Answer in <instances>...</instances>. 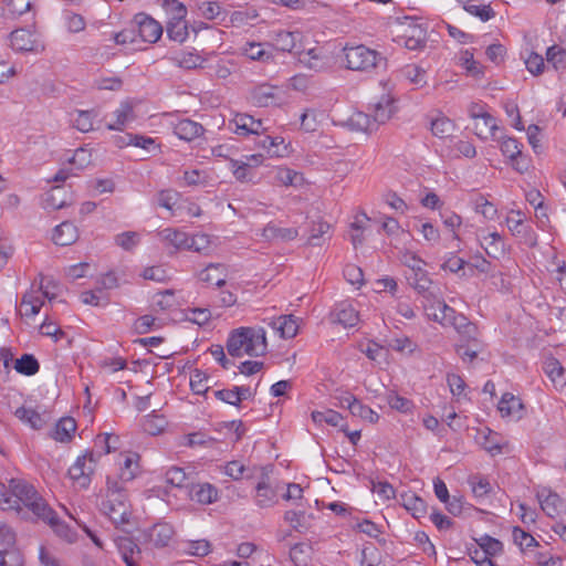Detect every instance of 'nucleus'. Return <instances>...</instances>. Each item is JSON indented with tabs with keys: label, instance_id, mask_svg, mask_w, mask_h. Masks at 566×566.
Here are the masks:
<instances>
[{
	"label": "nucleus",
	"instance_id": "1",
	"mask_svg": "<svg viewBox=\"0 0 566 566\" xmlns=\"http://www.w3.org/2000/svg\"><path fill=\"white\" fill-rule=\"evenodd\" d=\"M10 510L25 516L29 512L44 522L53 523L55 520L54 511L42 499L32 484L22 479H11L8 485V496Z\"/></svg>",
	"mask_w": 566,
	"mask_h": 566
},
{
	"label": "nucleus",
	"instance_id": "2",
	"mask_svg": "<svg viewBox=\"0 0 566 566\" xmlns=\"http://www.w3.org/2000/svg\"><path fill=\"white\" fill-rule=\"evenodd\" d=\"M227 350L233 357L263 356L268 352L264 328L240 327L234 329L228 337Z\"/></svg>",
	"mask_w": 566,
	"mask_h": 566
},
{
	"label": "nucleus",
	"instance_id": "3",
	"mask_svg": "<svg viewBox=\"0 0 566 566\" xmlns=\"http://www.w3.org/2000/svg\"><path fill=\"white\" fill-rule=\"evenodd\" d=\"M106 485V496L101 504L102 512L117 527L127 524L130 517V505L124 485L111 476L107 478Z\"/></svg>",
	"mask_w": 566,
	"mask_h": 566
},
{
	"label": "nucleus",
	"instance_id": "4",
	"mask_svg": "<svg viewBox=\"0 0 566 566\" xmlns=\"http://www.w3.org/2000/svg\"><path fill=\"white\" fill-rule=\"evenodd\" d=\"M346 66L353 71L368 72L386 64V59L363 44L344 49Z\"/></svg>",
	"mask_w": 566,
	"mask_h": 566
},
{
	"label": "nucleus",
	"instance_id": "5",
	"mask_svg": "<svg viewBox=\"0 0 566 566\" xmlns=\"http://www.w3.org/2000/svg\"><path fill=\"white\" fill-rule=\"evenodd\" d=\"M96 461L97 459L92 451H87L76 459L67 472L70 479L76 486L81 489H87L90 486Z\"/></svg>",
	"mask_w": 566,
	"mask_h": 566
},
{
	"label": "nucleus",
	"instance_id": "6",
	"mask_svg": "<svg viewBox=\"0 0 566 566\" xmlns=\"http://www.w3.org/2000/svg\"><path fill=\"white\" fill-rule=\"evenodd\" d=\"M9 39L10 46L15 52H32L38 54L44 51V44L39 34L29 29H15L10 33Z\"/></svg>",
	"mask_w": 566,
	"mask_h": 566
},
{
	"label": "nucleus",
	"instance_id": "7",
	"mask_svg": "<svg viewBox=\"0 0 566 566\" xmlns=\"http://www.w3.org/2000/svg\"><path fill=\"white\" fill-rule=\"evenodd\" d=\"M439 293L436 294V300H426L423 304L427 316L442 325H451L452 321L455 319L457 312L440 300Z\"/></svg>",
	"mask_w": 566,
	"mask_h": 566
},
{
	"label": "nucleus",
	"instance_id": "8",
	"mask_svg": "<svg viewBox=\"0 0 566 566\" xmlns=\"http://www.w3.org/2000/svg\"><path fill=\"white\" fill-rule=\"evenodd\" d=\"M260 480L255 485V505L265 509L271 507L277 502V492L270 483V476L265 468L260 470Z\"/></svg>",
	"mask_w": 566,
	"mask_h": 566
},
{
	"label": "nucleus",
	"instance_id": "9",
	"mask_svg": "<svg viewBox=\"0 0 566 566\" xmlns=\"http://www.w3.org/2000/svg\"><path fill=\"white\" fill-rule=\"evenodd\" d=\"M406 279L409 285L422 295L424 300H436V294L439 293V289L429 277V274L424 269L415 273L406 274Z\"/></svg>",
	"mask_w": 566,
	"mask_h": 566
},
{
	"label": "nucleus",
	"instance_id": "10",
	"mask_svg": "<svg viewBox=\"0 0 566 566\" xmlns=\"http://www.w3.org/2000/svg\"><path fill=\"white\" fill-rule=\"evenodd\" d=\"M135 21L138 25V34L144 42L155 43L160 39L163 28L156 20L145 13H138Z\"/></svg>",
	"mask_w": 566,
	"mask_h": 566
},
{
	"label": "nucleus",
	"instance_id": "11",
	"mask_svg": "<svg viewBox=\"0 0 566 566\" xmlns=\"http://www.w3.org/2000/svg\"><path fill=\"white\" fill-rule=\"evenodd\" d=\"M474 108L475 106L470 108V115L476 120L474 124L476 136L482 139L494 138L495 132L499 129L496 119L489 113H475Z\"/></svg>",
	"mask_w": 566,
	"mask_h": 566
},
{
	"label": "nucleus",
	"instance_id": "12",
	"mask_svg": "<svg viewBox=\"0 0 566 566\" xmlns=\"http://www.w3.org/2000/svg\"><path fill=\"white\" fill-rule=\"evenodd\" d=\"M189 497L199 504L208 505L219 500V490L211 483H191Z\"/></svg>",
	"mask_w": 566,
	"mask_h": 566
},
{
	"label": "nucleus",
	"instance_id": "13",
	"mask_svg": "<svg viewBox=\"0 0 566 566\" xmlns=\"http://www.w3.org/2000/svg\"><path fill=\"white\" fill-rule=\"evenodd\" d=\"M298 61L314 72H322L328 67V57L319 48L298 52Z\"/></svg>",
	"mask_w": 566,
	"mask_h": 566
},
{
	"label": "nucleus",
	"instance_id": "14",
	"mask_svg": "<svg viewBox=\"0 0 566 566\" xmlns=\"http://www.w3.org/2000/svg\"><path fill=\"white\" fill-rule=\"evenodd\" d=\"M250 99L258 107H268L279 103L277 87L262 84L251 90Z\"/></svg>",
	"mask_w": 566,
	"mask_h": 566
},
{
	"label": "nucleus",
	"instance_id": "15",
	"mask_svg": "<svg viewBox=\"0 0 566 566\" xmlns=\"http://www.w3.org/2000/svg\"><path fill=\"white\" fill-rule=\"evenodd\" d=\"M113 116L115 117V120L108 123L106 128L109 130H123L128 123L136 118L133 102L129 99L123 101L114 111Z\"/></svg>",
	"mask_w": 566,
	"mask_h": 566
},
{
	"label": "nucleus",
	"instance_id": "16",
	"mask_svg": "<svg viewBox=\"0 0 566 566\" xmlns=\"http://www.w3.org/2000/svg\"><path fill=\"white\" fill-rule=\"evenodd\" d=\"M205 133V128L200 123L191 120L189 118H184L178 120L174 125V134L182 140L192 142L196 138L202 136Z\"/></svg>",
	"mask_w": 566,
	"mask_h": 566
},
{
	"label": "nucleus",
	"instance_id": "17",
	"mask_svg": "<svg viewBox=\"0 0 566 566\" xmlns=\"http://www.w3.org/2000/svg\"><path fill=\"white\" fill-rule=\"evenodd\" d=\"M451 326L458 331L467 344H481L479 339L480 333L476 325L469 322L463 315L457 314L455 319L451 323Z\"/></svg>",
	"mask_w": 566,
	"mask_h": 566
},
{
	"label": "nucleus",
	"instance_id": "18",
	"mask_svg": "<svg viewBox=\"0 0 566 566\" xmlns=\"http://www.w3.org/2000/svg\"><path fill=\"white\" fill-rule=\"evenodd\" d=\"M269 325L282 338H293L296 336L298 331V324L293 315H281L279 317L272 318Z\"/></svg>",
	"mask_w": 566,
	"mask_h": 566
},
{
	"label": "nucleus",
	"instance_id": "19",
	"mask_svg": "<svg viewBox=\"0 0 566 566\" xmlns=\"http://www.w3.org/2000/svg\"><path fill=\"white\" fill-rule=\"evenodd\" d=\"M298 235L295 228H281L275 223H268L262 230V238L266 241H292Z\"/></svg>",
	"mask_w": 566,
	"mask_h": 566
},
{
	"label": "nucleus",
	"instance_id": "20",
	"mask_svg": "<svg viewBox=\"0 0 566 566\" xmlns=\"http://www.w3.org/2000/svg\"><path fill=\"white\" fill-rule=\"evenodd\" d=\"M157 237L164 244L170 245L175 250H186L189 239V235L186 232L174 228L160 230L157 233Z\"/></svg>",
	"mask_w": 566,
	"mask_h": 566
},
{
	"label": "nucleus",
	"instance_id": "21",
	"mask_svg": "<svg viewBox=\"0 0 566 566\" xmlns=\"http://www.w3.org/2000/svg\"><path fill=\"white\" fill-rule=\"evenodd\" d=\"M334 322L339 323L344 327H353L358 322V312L347 302H342L336 305L333 312Z\"/></svg>",
	"mask_w": 566,
	"mask_h": 566
},
{
	"label": "nucleus",
	"instance_id": "22",
	"mask_svg": "<svg viewBox=\"0 0 566 566\" xmlns=\"http://www.w3.org/2000/svg\"><path fill=\"white\" fill-rule=\"evenodd\" d=\"M481 245L486 254L493 259L504 256L506 252L505 243L499 232H491L482 237Z\"/></svg>",
	"mask_w": 566,
	"mask_h": 566
},
{
	"label": "nucleus",
	"instance_id": "23",
	"mask_svg": "<svg viewBox=\"0 0 566 566\" xmlns=\"http://www.w3.org/2000/svg\"><path fill=\"white\" fill-rule=\"evenodd\" d=\"M505 223L515 237H528L532 232L531 226L525 223V216L520 210H511L505 219Z\"/></svg>",
	"mask_w": 566,
	"mask_h": 566
},
{
	"label": "nucleus",
	"instance_id": "24",
	"mask_svg": "<svg viewBox=\"0 0 566 566\" xmlns=\"http://www.w3.org/2000/svg\"><path fill=\"white\" fill-rule=\"evenodd\" d=\"M537 497L542 510L549 517H556L565 510L564 502L557 493L548 492V494L544 495V492H542L537 494Z\"/></svg>",
	"mask_w": 566,
	"mask_h": 566
},
{
	"label": "nucleus",
	"instance_id": "25",
	"mask_svg": "<svg viewBox=\"0 0 566 566\" xmlns=\"http://www.w3.org/2000/svg\"><path fill=\"white\" fill-rule=\"evenodd\" d=\"M395 113L394 98L388 95L381 96V98L373 107V119L378 127L380 124H385L391 118Z\"/></svg>",
	"mask_w": 566,
	"mask_h": 566
},
{
	"label": "nucleus",
	"instance_id": "26",
	"mask_svg": "<svg viewBox=\"0 0 566 566\" xmlns=\"http://www.w3.org/2000/svg\"><path fill=\"white\" fill-rule=\"evenodd\" d=\"M78 238L77 228L69 221L56 226L53 232V241L61 247L71 245Z\"/></svg>",
	"mask_w": 566,
	"mask_h": 566
},
{
	"label": "nucleus",
	"instance_id": "27",
	"mask_svg": "<svg viewBox=\"0 0 566 566\" xmlns=\"http://www.w3.org/2000/svg\"><path fill=\"white\" fill-rule=\"evenodd\" d=\"M350 130L355 132H373L377 129V126L371 115L364 112H354L347 120L344 123Z\"/></svg>",
	"mask_w": 566,
	"mask_h": 566
},
{
	"label": "nucleus",
	"instance_id": "28",
	"mask_svg": "<svg viewBox=\"0 0 566 566\" xmlns=\"http://www.w3.org/2000/svg\"><path fill=\"white\" fill-rule=\"evenodd\" d=\"M399 76L410 84H412L416 88L423 87L427 84V72L424 69L416 65L408 64L399 70Z\"/></svg>",
	"mask_w": 566,
	"mask_h": 566
},
{
	"label": "nucleus",
	"instance_id": "29",
	"mask_svg": "<svg viewBox=\"0 0 566 566\" xmlns=\"http://www.w3.org/2000/svg\"><path fill=\"white\" fill-rule=\"evenodd\" d=\"M523 405L520 398L512 394H504L499 402V411L502 417L520 419L522 417Z\"/></svg>",
	"mask_w": 566,
	"mask_h": 566
},
{
	"label": "nucleus",
	"instance_id": "30",
	"mask_svg": "<svg viewBox=\"0 0 566 566\" xmlns=\"http://www.w3.org/2000/svg\"><path fill=\"white\" fill-rule=\"evenodd\" d=\"M199 279L220 287L226 284V268L220 263H211L199 273Z\"/></svg>",
	"mask_w": 566,
	"mask_h": 566
},
{
	"label": "nucleus",
	"instance_id": "31",
	"mask_svg": "<svg viewBox=\"0 0 566 566\" xmlns=\"http://www.w3.org/2000/svg\"><path fill=\"white\" fill-rule=\"evenodd\" d=\"M348 400V410L355 417H359L364 420H367L371 423L378 421L379 416L376 411H374L370 407L363 405L357 398L353 395H347Z\"/></svg>",
	"mask_w": 566,
	"mask_h": 566
},
{
	"label": "nucleus",
	"instance_id": "32",
	"mask_svg": "<svg viewBox=\"0 0 566 566\" xmlns=\"http://www.w3.org/2000/svg\"><path fill=\"white\" fill-rule=\"evenodd\" d=\"M403 40L405 46L408 50H419L426 44L427 31L419 24L409 27L403 35Z\"/></svg>",
	"mask_w": 566,
	"mask_h": 566
},
{
	"label": "nucleus",
	"instance_id": "33",
	"mask_svg": "<svg viewBox=\"0 0 566 566\" xmlns=\"http://www.w3.org/2000/svg\"><path fill=\"white\" fill-rule=\"evenodd\" d=\"M403 507L416 518H421L427 514V503L415 493L401 494Z\"/></svg>",
	"mask_w": 566,
	"mask_h": 566
},
{
	"label": "nucleus",
	"instance_id": "34",
	"mask_svg": "<svg viewBox=\"0 0 566 566\" xmlns=\"http://www.w3.org/2000/svg\"><path fill=\"white\" fill-rule=\"evenodd\" d=\"M115 544L126 565L135 562L134 554L139 555L142 553L139 546L132 537L119 536L115 539Z\"/></svg>",
	"mask_w": 566,
	"mask_h": 566
},
{
	"label": "nucleus",
	"instance_id": "35",
	"mask_svg": "<svg viewBox=\"0 0 566 566\" xmlns=\"http://www.w3.org/2000/svg\"><path fill=\"white\" fill-rule=\"evenodd\" d=\"M174 530L168 524H156L149 532V539L156 547H165L172 538Z\"/></svg>",
	"mask_w": 566,
	"mask_h": 566
},
{
	"label": "nucleus",
	"instance_id": "36",
	"mask_svg": "<svg viewBox=\"0 0 566 566\" xmlns=\"http://www.w3.org/2000/svg\"><path fill=\"white\" fill-rule=\"evenodd\" d=\"M76 430V422L71 417L60 419L55 424L53 438L60 442H69Z\"/></svg>",
	"mask_w": 566,
	"mask_h": 566
},
{
	"label": "nucleus",
	"instance_id": "37",
	"mask_svg": "<svg viewBox=\"0 0 566 566\" xmlns=\"http://www.w3.org/2000/svg\"><path fill=\"white\" fill-rule=\"evenodd\" d=\"M15 417L29 424L32 429L40 430L45 426L44 418L31 408L20 407L14 412Z\"/></svg>",
	"mask_w": 566,
	"mask_h": 566
},
{
	"label": "nucleus",
	"instance_id": "38",
	"mask_svg": "<svg viewBox=\"0 0 566 566\" xmlns=\"http://www.w3.org/2000/svg\"><path fill=\"white\" fill-rule=\"evenodd\" d=\"M255 468L245 467L240 461H230L224 465V473L233 480H241L243 478L252 479L256 476Z\"/></svg>",
	"mask_w": 566,
	"mask_h": 566
},
{
	"label": "nucleus",
	"instance_id": "39",
	"mask_svg": "<svg viewBox=\"0 0 566 566\" xmlns=\"http://www.w3.org/2000/svg\"><path fill=\"white\" fill-rule=\"evenodd\" d=\"M167 34L170 40L182 43L188 38V27L185 18L170 19L167 23Z\"/></svg>",
	"mask_w": 566,
	"mask_h": 566
},
{
	"label": "nucleus",
	"instance_id": "40",
	"mask_svg": "<svg viewBox=\"0 0 566 566\" xmlns=\"http://www.w3.org/2000/svg\"><path fill=\"white\" fill-rule=\"evenodd\" d=\"M298 38V32L280 31L274 36V43L283 52H292L296 49Z\"/></svg>",
	"mask_w": 566,
	"mask_h": 566
},
{
	"label": "nucleus",
	"instance_id": "41",
	"mask_svg": "<svg viewBox=\"0 0 566 566\" xmlns=\"http://www.w3.org/2000/svg\"><path fill=\"white\" fill-rule=\"evenodd\" d=\"M290 558L295 566H307L312 558V547L304 543L295 544L290 551Z\"/></svg>",
	"mask_w": 566,
	"mask_h": 566
},
{
	"label": "nucleus",
	"instance_id": "42",
	"mask_svg": "<svg viewBox=\"0 0 566 566\" xmlns=\"http://www.w3.org/2000/svg\"><path fill=\"white\" fill-rule=\"evenodd\" d=\"M137 458L138 455L135 453L126 455L124 463L120 467L118 479H116L123 485L125 482H129L136 476L138 469Z\"/></svg>",
	"mask_w": 566,
	"mask_h": 566
},
{
	"label": "nucleus",
	"instance_id": "43",
	"mask_svg": "<svg viewBox=\"0 0 566 566\" xmlns=\"http://www.w3.org/2000/svg\"><path fill=\"white\" fill-rule=\"evenodd\" d=\"M471 203L476 213H481L488 220H494L497 216L496 207L482 195H476Z\"/></svg>",
	"mask_w": 566,
	"mask_h": 566
},
{
	"label": "nucleus",
	"instance_id": "44",
	"mask_svg": "<svg viewBox=\"0 0 566 566\" xmlns=\"http://www.w3.org/2000/svg\"><path fill=\"white\" fill-rule=\"evenodd\" d=\"M14 368L19 374L32 376L39 371L40 365L33 355L23 354L15 360Z\"/></svg>",
	"mask_w": 566,
	"mask_h": 566
},
{
	"label": "nucleus",
	"instance_id": "45",
	"mask_svg": "<svg viewBox=\"0 0 566 566\" xmlns=\"http://www.w3.org/2000/svg\"><path fill=\"white\" fill-rule=\"evenodd\" d=\"M3 14L10 18H17L31 10V0H3Z\"/></svg>",
	"mask_w": 566,
	"mask_h": 566
},
{
	"label": "nucleus",
	"instance_id": "46",
	"mask_svg": "<svg viewBox=\"0 0 566 566\" xmlns=\"http://www.w3.org/2000/svg\"><path fill=\"white\" fill-rule=\"evenodd\" d=\"M431 132L439 138H447L453 134L454 124L448 117L441 116L431 122Z\"/></svg>",
	"mask_w": 566,
	"mask_h": 566
},
{
	"label": "nucleus",
	"instance_id": "47",
	"mask_svg": "<svg viewBox=\"0 0 566 566\" xmlns=\"http://www.w3.org/2000/svg\"><path fill=\"white\" fill-rule=\"evenodd\" d=\"M546 60L556 71L564 70L566 67V50L558 45H552L546 51Z\"/></svg>",
	"mask_w": 566,
	"mask_h": 566
},
{
	"label": "nucleus",
	"instance_id": "48",
	"mask_svg": "<svg viewBox=\"0 0 566 566\" xmlns=\"http://www.w3.org/2000/svg\"><path fill=\"white\" fill-rule=\"evenodd\" d=\"M174 61L184 69H196L201 67L205 59L193 52H184L174 57Z\"/></svg>",
	"mask_w": 566,
	"mask_h": 566
},
{
	"label": "nucleus",
	"instance_id": "49",
	"mask_svg": "<svg viewBox=\"0 0 566 566\" xmlns=\"http://www.w3.org/2000/svg\"><path fill=\"white\" fill-rule=\"evenodd\" d=\"M180 195L178 191L172 189L160 190L156 196V202L159 207L165 208L169 211L174 210V207L179 201Z\"/></svg>",
	"mask_w": 566,
	"mask_h": 566
},
{
	"label": "nucleus",
	"instance_id": "50",
	"mask_svg": "<svg viewBox=\"0 0 566 566\" xmlns=\"http://www.w3.org/2000/svg\"><path fill=\"white\" fill-rule=\"evenodd\" d=\"M545 373L547 376L552 379V381L556 385H564V368L562 367L560 363L555 359L551 358L545 363Z\"/></svg>",
	"mask_w": 566,
	"mask_h": 566
},
{
	"label": "nucleus",
	"instance_id": "51",
	"mask_svg": "<svg viewBox=\"0 0 566 566\" xmlns=\"http://www.w3.org/2000/svg\"><path fill=\"white\" fill-rule=\"evenodd\" d=\"M208 381L209 376L206 373L196 369L190 377V387L195 394L202 395L209 389Z\"/></svg>",
	"mask_w": 566,
	"mask_h": 566
},
{
	"label": "nucleus",
	"instance_id": "52",
	"mask_svg": "<svg viewBox=\"0 0 566 566\" xmlns=\"http://www.w3.org/2000/svg\"><path fill=\"white\" fill-rule=\"evenodd\" d=\"M43 301H41L33 293H27L23 295L21 301V307L24 308L25 316H34L36 315L41 307L43 306Z\"/></svg>",
	"mask_w": 566,
	"mask_h": 566
},
{
	"label": "nucleus",
	"instance_id": "53",
	"mask_svg": "<svg viewBox=\"0 0 566 566\" xmlns=\"http://www.w3.org/2000/svg\"><path fill=\"white\" fill-rule=\"evenodd\" d=\"M234 133L238 135H249L253 130L254 118L248 114H238L232 120Z\"/></svg>",
	"mask_w": 566,
	"mask_h": 566
},
{
	"label": "nucleus",
	"instance_id": "54",
	"mask_svg": "<svg viewBox=\"0 0 566 566\" xmlns=\"http://www.w3.org/2000/svg\"><path fill=\"white\" fill-rule=\"evenodd\" d=\"M188 475L182 468L171 467L166 472V482L176 488H184L187 485Z\"/></svg>",
	"mask_w": 566,
	"mask_h": 566
},
{
	"label": "nucleus",
	"instance_id": "55",
	"mask_svg": "<svg viewBox=\"0 0 566 566\" xmlns=\"http://www.w3.org/2000/svg\"><path fill=\"white\" fill-rule=\"evenodd\" d=\"M185 552L189 555L203 557L211 552V544L206 539L188 542Z\"/></svg>",
	"mask_w": 566,
	"mask_h": 566
},
{
	"label": "nucleus",
	"instance_id": "56",
	"mask_svg": "<svg viewBox=\"0 0 566 566\" xmlns=\"http://www.w3.org/2000/svg\"><path fill=\"white\" fill-rule=\"evenodd\" d=\"M512 535L514 543L518 545L522 549L538 545L536 539L520 526L513 527Z\"/></svg>",
	"mask_w": 566,
	"mask_h": 566
},
{
	"label": "nucleus",
	"instance_id": "57",
	"mask_svg": "<svg viewBox=\"0 0 566 566\" xmlns=\"http://www.w3.org/2000/svg\"><path fill=\"white\" fill-rule=\"evenodd\" d=\"M501 151L511 160H516V158L522 157L521 145L515 138L512 137H507L502 140Z\"/></svg>",
	"mask_w": 566,
	"mask_h": 566
},
{
	"label": "nucleus",
	"instance_id": "58",
	"mask_svg": "<svg viewBox=\"0 0 566 566\" xmlns=\"http://www.w3.org/2000/svg\"><path fill=\"white\" fill-rule=\"evenodd\" d=\"M387 402L391 409L398 410L402 413H408L413 408V403L411 400L401 397L395 392H391L387 396Z\"/></svg>",
	"mask_w": 566,
	"mask_h": 566
},
{
	"label": "nucleus",
	"instance_id": "59",
	"mask_svg": "<svg viewBox=\"0 0 566 566\" xmlns=\"http://www.w3.org/2000/svg\"><path fill=\"white\" fill-rule=\"evenodd\" d=\"M210 237L205 233H198L189 237L186 250H192L195 252H206L210 248Z\"/></svg>",
	"mask_w": 566,
	"mask_h": 566
},
{
	"label": "nucleus",
	"instance_id": "60",
	"mask_svg": "<svg viewBox=\"0 0 566 566\" xmlns=\"http://www.w3.org/2000/svg\"><path fill=\"white\" fill-rule=\"evenodd\" d=\"M165 426V419L156 415L147 416L143 423L144 430L151 436L160 433L164 430Z\"/></svg>",
	"mask_w": 566,
	"mask_h": 566
},
{
	"label": "nucleus",
	"instance_id": "61",
	"mask_svg": "<svg viewBox=\"0 0 566 566\" xmlns=\"http://www.w3.org/2000/svg\"><path fill=\"white\" fill-rule=\"evenodd\" d=\"M95 114L92 111H78L74 118V126L83 133H87L93 129V120Z\"/></svg>",
	"mask_w": 566,
	"mask_h": 566
},
{
	"label": "nucleus",
	"instance_id": "62",
	"mask_svg": "<svg viewBox=\"0 0 566 566\" xmlns=\"http://www.w3.org/2000/svg\"><path fill=\"white\" fill-rule=\"evenodd\" d=\"M119 439L117 436L104 433L98 434L95 439V447L103 449L104 454H108L117 450V443Z\"/></svg>",
	"mask_w": 566,
	"mask_h": 566
},
{
	"label": "nucleus",
	"instance_id": "63",
	"mask_svg": "<svg viewBox=\"0 0 566 566\" xmlns=\"http://www.w3.org/2000/svg\"><path fill=\"white\" fill-rule=\"evenodd\" d=\"M115 242L126 251L133 250L139 242V234L134 231L123 232L116 235Z\"/></svg>",
	"mask_w": 566,
	"mask_h": 566
},
{
	"label": "nucleus",
	"instance_id": "64",
	"mask_svg": "<svg viewBox=\"0 0 566 566\" xmlns=\"http://www.w3.org/2000/svg\"><path fill=\"white\" fill-rule=\"evenodd\" d=\"M0 566H23L22 555L13 547L0 552Z\"/></svg>",
	"mask_w": 566,
	"mask_h": 566
}]
</instances>
